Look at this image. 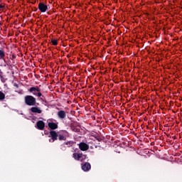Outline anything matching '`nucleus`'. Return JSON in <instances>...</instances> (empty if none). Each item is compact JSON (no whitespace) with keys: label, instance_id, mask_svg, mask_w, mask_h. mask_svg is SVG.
<instances>
[{"label":"nucleus","instance_id":"f257e3e1","mask_svg":"<svg viewBox=\"0 0 182 182\" xmlns=\"http://www.w3.org/2000/svg\"><path fill=\"white\" fill-rule=\"evenodd\" d=\"M24 102L27 106H35L36 105V98L32 95H26L24 97Z\"/></svg>","mask_w":182,"mask_h":182},{"label":"nucleus","instance_id":"f03ea898","mask_svg":"<svg viewBox=\"0 0 182 182\" xmlns=\"http://www.w3.org/2000/svg\"><path fill=\"white\" fill-rule=\"evenodd\" d=\"M69 133L66 130H61L58 132V140H66V136H68Z\"/></svg>","mask_w":182,"mask_h":182},{"label":"nucleus","instance_id":"7ed1b4c3","mask_svg":"<svg viewBox=\"0 0 182 182\" xmlns=\"http://www.w3.org/2000/svg\"><path fill=\"white\" fill-rule=\"evenodd\" d=\"M38 9H39V11H41L42 13H45V12H46V11H48V6L45 4V3H43V2H40L38 4Z\"/></svg>","mask_w":182,"mask_h":182},{"label":"nucleus","instance_id":"20e7f679","mask_svg":"<svg viewBox=\"0 0 182 182\" xmlns=\"http://www.w3.org/2000/svg\"><path fill=\"white\" fill-rule=\"evenodd\" d=\"M49 133V137H50L51 140H53L52 143H53V141H56V140H58L59 133H57L56 131H50Z\"/></svg>","mask_w":182,"mask_h":182},{"label":"nucleus","instance_id":"39448f33","mask_svg":"<svg viewBox=\"0 0 182 182\" xmlns=\"http://www.w3.org/2000/svg\"><path fill=\"white\" fill-rule=\"evenodd\" d=\"M1 66H4L6 68V66L8 65L6 63V60H5V51L4 50H1Z\"/></svg>","mask_w":182,"mask_h":182},{"label":"nucleus","instance_id":"423d86ee","mask_svg":"<svg viewBox=\"0 0 182 182\" xmlns=\"http://www.w3.org/2000/svg\"><path fill=\"white\" fill-rule=\"evenodd\" d=\"M28 92L30 93H32L33 96H36L37 95L38 92H41V88L38 86L31 87L30 89H28Z\"/></svg>","mask_w":182,"mask_h":182},{"label":"nucleus","instance_id":"0eeeda50","mask_svg":"<svg viewBox=\"0 0 182 182\" xmlns=\"http://www.w3.org/2000/svg\"><path fill=\"white\" fill-rule=\"evenodd\" d=\"M57 115L60 120H64V119H66V111L60 110L58 112Z\"/></svg>","mask_w":182,"mask_h":182},{"label":"nucleus","instance_id":"6e6552de","mask_svg":"<svg viewBox=\"0 0 182 182\" xmlns=\"http://www.w3.org/2000/svg\"><path fill=\"white\" fill-rule=\"evenodd\" d=\"M92 168V165H90V163L85 162V164H82V170L83 171H89Z\"/></svg>","mask_w":182,"mask_h":182},{"label":"nucleus","instance_id":"1a4fd4ad","mask_svg":"<svg viewBox=\"0 0 182 182\" xmlns=\"http://www.w3.org/2000/svg\"><path fill=\"white\" fill-rule=\"evenodd\" d=\"M79 149L82 151H87V149H89V146L87 145V144L85 143V142H80L79 144Z\"/></svg>","mask_w":182,"mask_h":182},{"label":"nucleus","instance_id":"9d476101","mask_svg":"<svg viewBox=\"0 0 182 182\" xmlns=\"http://www.w3.org/2000/svg\"><path fill=\"white\" fill-rule=\"evenodd\" d=\"M36 127L38 130H44L45 129V122L42 120H40L36 122Z\"/></svg>","mask_w":182,"mask_h":182},{"label":"nucleus","instance_id":"9b49d317","mask_svg":"<svg viewBox=\"0 0 182 182\" xmlns=\"http://www.w3.org/2000/svg\"><path fill=\"white\" fill-rule=\"evenodd\" d=\"M30 110L31 113H37L38 114L42 113V109L39 107H32Z\"/></svg>","mask_w":182,"mask_h":182},{"label":"nucleus","instance_id":"f8f14e48","mask_svg":"<svg viewBox=\"0 0 182 182\" xmlns=\"http://www.w3.org/2000/svg\"><path fill=\"white\" fill-rule=\"evenodd\" d=\"M48 126L49 129H50L53 131L56 130V129H58V124H56L55 122H49L48 124Z\"/></svg>","mask_w":182,"mask_h":182},{"label":"nucleus","instance_id":"ddd939ff","mask_svg":"<svg viewBox=\"0 0 182 182\" xmlns=\"http://www.w3.org/2000/svg\"><path fill=\"white\" fill-rule=\"evenodd\" d=\"M73 159H75V160L79 161L80 160V159H82V157H83V154H82V153H80V154L74 153L73 154Z\"/></svg>","mask_w":182,"mask_h":182},{"label":"nucleus","instance_id":"4468645a","mask_svg":"<svg viewBox=\"0 0 182 182\" xmlns=\"http://www.w3.org/2000/svg\"><path fill=\"white\" fill-rule=\"evenodd\" d=\"M73 143L72 141H68V142H64L63 144V146H68V147H70L71 146H73Z\"/></svg>","mask_w":182,"mask_h":182},{"label":"nucleus","instance_id":"2eb2a0df","mask_svg":"<svg viewBox=\"0 0 182 182\" xmlns=\"http://www.w3.org/2000/svg\"><path fill=\"white\" fill-rule=\"evenodd\" d=\"M51 43L54 46H56V45H58V40L53 39L51 40Z\"/></svg>","mask_w":182,"mask_h":182},{"label":"nucleus","instance_id":"dca6fc26","mask_svg":"<svg viewBox=\"0 0 182 182\" xmlns=\"http://www.w3.org/2000/svg\"><path fill=\"white\" fill-rule=\"evenodd\" d=\"M83 157H81L80 159L79 160V161H85V160H86V155H82Z\"/></svg>","mask_w":182,"mask_h":182},{"label":"nucleus","instance_id":"f3484780","mask_svg":"<svg viewBox=\"0 0 182 182\" xmlns=\"http://www.w3.org/2000/svg\"><path fill=\"white\" fill-rule=\"evenodd\" d=\"M36 96H38V97H43V95H42V92H41V91L38 92Z\"/></svg>","mask_w":182,"mask_h":182},{"label":"nucleus","instance_id":"a211bd4d","mask_svg":"<svg viewBox=\"0 0 182 182\" xmlns=\"http://www.w3.org/2000/svg\"><path fill=\"white\" fill-rule=\"evenodd\" d=\"M5 99V94L1 92V100H4Z\"/></svg>","mask_w":182,"mask_h":182},{"label":"nucleus","instance_id":"6ab92c4d","mask_svg":"<svg viewBox=\"0 0 182 182\" xmlns=\"http://www.w3.org/2000/svg\"><path fill=\"white\" fill-rule=\"evenodd\" d=\"M14 87H17V89H18V87H19V85L17 83H14Z\"/></svg>","mask_w":182,"mask_h":182},{"label":"nucleus","instance_id":"aec40b11","mask_svg":"<svg viewBox=\"0 0 182 182\" xmlns=\"http://www.w3.org/2000/svg\"><path fill=\"white\" fill-rule=\"evenodd\" d=\"M4 6H3V5L1 4V14H2V11H4Z\"/></svg>","mask_w":182,"mask_h":182},{"label":"nucleus","instance_id":"412c9836","mask_svg":"<svg viewBox=\"0 0 182 182\" xmlns=\"http://www.w3.org/2000/svg\"><path fill=\"white\" fill-rule=\"evenodd\" d=\"M44 133H45V134H49V131L45 130Z\"/></svg>","mask_w":182,"mask_h":182},{"label":"nucleus","instance_id":"4be33fe9","mask_svg":"<svg viewBox=\"0 0 182 182\" xmlns=\"http://www.w3.org/2000/svg\"><path fill=\"white\" fill-rule=\"evenodd\" d=\"M33 11H34V12H36L38 11V8L34 7V10H33Z\"/></svg>","mask_w":182,"mask_h":182},{"label":"nucleus","instance_id":"5701e85b","mask_svg":"<svg viewBox=\"0 0 182 182\" xmlns=\"http://www.w3.org/2000/svg\"><path fill=\"white\" fill-rule=\"evenodd\" d=\"M4 33H6V30H4Z\"/></svg>","mask_w":182,"mask_h":182},{"label":"nucleus","instance_id":"b1692460","mask_svg":"<svg viewBox=\"0 0 182 182\" xmlns=\"http://www.w3.org/2000/svg\"><path fill=\"white\" fill-rule=\"evenodd\" d=\"M0 100H1V91H0Z\"/></svg>","mask_w":182,"mask_h":182},{"label":"nucleus","instance_id":"393cba45","mask_svg":"<svg viewBox=\"0 0 182 182\" xmlns=\"http://www.w3.org/2000/svg\"><path fill=\"white\" fill-rule=\"evenodd\" d=\"M52 139H49V141H51Z\"/></svg>","mask_w":182,"mask_h":182},{"label":"nucleus","instance_id":"a878e982","mask_svg":"<svg viewBox=\"0 0 182 182\" xmlns=\"http://www.w3.org/2000/svg\"><path fill=\"white\" fill-rule=\"evenodd\" d=\"M1 18L2 19V16H1Z\"/></svg>","mask_w":182,"mask_h":182}]
</instances>
